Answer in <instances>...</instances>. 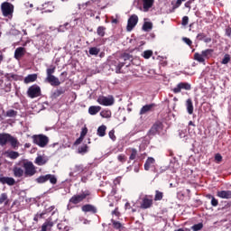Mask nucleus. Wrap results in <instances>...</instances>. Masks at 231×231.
Listing matches in <instances>:
<instances>
[{"instance_id":"nucleus-48","label":"nucleus","mask_w":231,"mask_h":231,"mask_svg":"<svg viewBox=\"0 0 231 231\" xmlns=\"http://www.w3.org/2000/svg\"><path fill=\"white\" fill-rule=\"evenodd\" d=\"M52 73H55V67L47 69V77H53Z\"/></svg>"},{"instance_id":"nucleus-27","label":"nucleus","mask_w":231,"mask_h":231,"mask_svg":"<svg viewBox=\"0 0 231 231\" xmlns=\"http://www.w3.org/2000/svg\"><path fill=\"white\" fill-rule=\"evenodd\" d=\"M186 109L189 115H192V113H194V105L192 104V99L190 98L187 99Z\"/></svg>"},{"instance_id":"nucleus-22","label":"nucleus","mask_w":231,"mask_h":231,"mask_svg":"<svg viewBox=\"0 0 231 231\" xmlns=\"http://www.w3.org/2000/svg\"><path fill=\"white\" fill-rule=\"evenodd\" d=\"M13 172L14 178H23V176H24V170L21 167L14 166L13 168Z\"/></svg>"},{"instance_id":"nucleus-5","label":"nucleus","mask_w":231,"mask_h":231,"mask_svg":"<svg viewBox=\"0 0 231 231\" xmlns=\"http://www.w3.org/2000/svg\"><path fill=\"white\" fill-rule=\"evenodd\" d=\"M88 196H89L88 190L82 191L79 194L72 196L69 199V203H72L73 205H79V203H81V201H84V199H86Z\"/></svg>"},{"instance_id":"nucleus-59","label":"nucleus","mask_w":231,"mask_h":231,"mask_svg":"<svg viewBox=\"0 0 231 231\" xmlns=\"http://www.w3.org/2000/svg\"><path fill=\"white\" fill-rule=\"evenodd\" d=\"M202 41H204V42H206L207 44H208V42H212V39L211 38H207V36Z\"/></svg>"},{"instance_id":"nucleus-21","label":"nucleus","mask_w":231,"mask_h":231,"mask_svg":"<svg viewBox=\"0 0 231 231\" xmlns=\"http://www.w3.org/2000/svg\"><path fill=\"white\" fill-rule=\"evenodd\" d=\"M46 82H49L51 86H60V81L59 80V78L55 76H49L46 78Z\"/></svg>"},{"instance_id":"nucleus-47","label":"nucleus","mask_w":231,"mask_h":231,"mask_svg":"<svg viewBox=\"0 0 231 231\" xmlns=\"http://www.w3.org/2000/svg\"><path fill=\"white\" fill-rule=\"evenodd\" d=\"M230 62V56L226 54L222 60V64H228Z\"/></svg>"},{"instance_id":"nucleus-37","label":"nucleus","mask_w":231,"mask_h":231,"mask_svg":"<svg viewBox=\"0 0 231 231\" xmlns=\"http://www.w3.org/2000/svg\"><path fill=\"white\" fill-rule=\"evenodd\" d=\"M136 156H138V150L132 148L129 160H136Z\"/></svg>"},{"instance_id":"nucleus-41","label":"nucleus","mask_w":231,"mask_h":231,"mask_svg":"<svg viewBox=\"0 0 231 231\" xmlns=\"http://www.w3.org/2000/svg\"><path fill=\"white\" fill-rule=\"evenodd\" d=\"M125 64L124 62H119L116 65V73H122V68H124Z\"/></svg>"},{"instance_id":"nucleus-54","label":"nucleus","mask_w":231,"mask_h":231,"mask_svg":"<svg viewBox=\"0 0 231 231\" xmlns=\"http://www.w3.org/2000/svg\"><path fill=\"white\" fill-rule=\"evenodd\" d=\"M183 42H185L186 44H188V46H192V41L189 38H182Z\"/></svg>"},{"instance_id":"nucleus-35","label":"nucleus","mask_w":231,"mask_h":231,"mask_svg":"<svg viewBox=\"0 0 231 231\" xmlns=\"http://www.w3.org/2000/svg\"><path fill=\"white\" fill-rule=\"evenodd\" d=\"M97 33L99 37H104V35H106V27L104 26L97 27Z\"/></svg>"},{"instance_id":"nucleus-7","label":"nucleus","mask_w":231,"mask_h":231,"mask_svg":"<svg viewBox=\"0 0 231 231\" xmlns=\"http://www.w3.org/2000/svg\"><path fill=\"white\" fill-rule=\"evenodd\" d=\"M37 183H46V181H50L52 185L57 184V177L55 175L47 174L40 176L36 179Z\"/></svg>"},{"instance_id":"nucleus-23","label":"nucleus","mask_w":231,"mask_h":231,"mask_svg":"<svg viewBox=\"0 0 231 231\" xmlns=\"http://www.w3.org/2000/svg\"><path fill=\"white\" fill-rule=\"evenodd\" d=\"M81 210L83 212H92V214H97V208H95L93 205L91 204H87V205H84L82 208H81Z\"/></svg>"},{"instance_id":"nucleus-32","label":"nucleus","mask_w":231,"mask_h":231,"mask_svg":"<svg viewBox=\"0 0 231 231\" xmlns=\"http://www.w3.org/2000/svg\"><path fill=\"white\" fill-rule=\"evenodd\" d=\"M3 203L8 205V195L6 193H2L0 195V205H3Z\"/></svg>"},{"instance_id":"nucleus-50","label":"nucleus","mask_w":231,"mask_h":231,"mask_svg":"<svg viewBox=\"0 0 231 231\" xmlns=\"http://www.w3.org/2000/svg\"><path fill=\"white\" fill-rule=\"evenodd\" d=\"M211 205L212 207H217V205H219V201L213 196H211Z\"/></svg>"},{"instance_id":"nucleus-42","label":"nucleus","mask_w":231,"mask_h":231,"mask_svg":"<svg viewBox=\"0 0 231 231\" xmlns=\"http://www.w3.org/2000/svg\"><path fill=\"white\" fill-rule=\"evenodd\" d=\"M201 228H203L202 223L195 224L194 226H191V229L193 231H199V230H201Z\"/></svg>"},{"instance_id":"nucleus-62","label":"nucleus","mask_w":231,"mask_h":231,"mask_svg":"<svg viewBox=\"0 0 231 231\" xmlns=\"http://www.w3.org/2000/svg\"><path fill=\"white\" fill-rule=\"evenodd\" d=\"M71 208H73V206H71V203H69V204L67 206V210H71Z\"/></svg>"},{"instance_id":"nucleus-11","label":"nucleus","mask_w":231,"mask_h":231,"mask_svg":"<svg viewBox=\"0 0 231 231\" xmlns=\"http://www.w3.org/2000/svg\"><path fill=\"white\" fill-rule=\"evenodd\" d=\"M154 0H138V5L143 8V12H147L152 8Z\"/></svg>"},{"instance_id":"nucleus-6","label":"nucleus","mask_w":231,"mask_h":231,"mask_svg":"<svg viewBox=\"0 0 231 231\" xmlns=\"http://www.w3.org/2000/svg\"><path fill=\"white\" fill-rule=\"evenodd\" d=\"M1 10L4 17H10L14 14V5L5 2L1 5Z\"/></svg>"},{"instance_id":"nucleus-40","label":"nucleus","mask_w":231,"mask_h":231,"mask_svg":"<svg viewBox=\"0 0 231 231\" xmlns=\"http://www.w3.org/2000/svg\"><path fill=\"white\" fill-rule=\"evenodd\" d=\"M142 57H143V59H151V57H152V51H144L142 54Z\"/></svg>"},{"instance_id":"nucleus-15","label":"nucleus","mask_w":231,"mask_h":231,"mask_svg":"<svg viewBox=\"0 0 231 231\" xmlns=\"http://www.w3.org/2000/svg\"><path fill=\"white\" fill-rule=\"evenodd\" d=\"M181 89H185L186 91H189L190 89V84L181 82L179 83L176 88H173V93H180Z\"/></svg>"},{"instance_id":"nucleus-31","label":"nucleus","mask_w":231,"mask_h":231,"mask_svg":"<svg viewBox=\"0 0 231 231\" xmlns=\"http://www.w3.org/2000/svg\"><path fill=\"white\" fill-rule=\"evenodd\" d=\"M88 53L89 55H94L95 57H97V55L100 53V49L97 47L89 48Z\"/></svg>"},{"instance_id":"nucleus-52","label":"nucleus","mask_w":231,"mask_h":231,"mask_svg":"<svg viewBox=\"0 0 231 231\" xmlns=\"http://www.w3.org/2000/svg\"><path fill=\"white\" fill-rule=\"evenodd\" d=\"M117 160H118V162H121V163H125V155H124V154H119V155L117 156Z\"/></svg>"},{"instance_id":"nucleus-55","label":"nucleus","mask_w":231,"mask_h":231,"mask_svg":"<svg viewBox=\"0 0 231 231\" xmlns=\"http://www.w3.org/2000/svg\"><path fill=\"white\" fill-rule=\"evenodd\" d=\"M88 134V128H83L81 133H80V138H84Z\"/></svg>"},{"instance_id":"nucleus-60","label":"nucleus","mask_w":231,"mask_h":231,"mask_svg":"<svg viewBox=\"0 0 231 231\" xmlns=\"http://www.w3.org/2000/svg\"><path fill=\"white\" fill-rule=\"evenodd\" d=\"M87 5H89V2H87V3L82 4V5H79V10H81L82 8H85V6H86Z\"/></svg>"},{"instance_id":"nucleus-1","label":"nucleus","mask_w":231,"mask_h":231,"mask_svg":"<svg viewBox=\"0 0 231 231\" xmlns=\"http://www.w3.org/2000/svg\"><path fill=\"white\" fill-rule=\"evenodd\" d=\"M6 143H10L13 149H17V147H19L21 144L17 138L12 136V134L6 133L0 134V145L5 147Z\"/></svg>"},{"instance_id":"nucleus-33","label":"nucleus","mask_w":231,"mask_h":231,"mask_svg":"<svg viewBox=\"0 0 231 231\" xmlns=\"http://www.w3.org/2000/svg\"><path fill=\"white\" fill-rule=\"evenodd\" d=\"M53 226V222L51 220H46L42 226V228H44L45 230H50Z\"/></svg>"},{"instance_id":"nucleus-58","label":"nucleus","mask_w":231,"mask_h":231,"mask_svg":"<svg viewBox=\"0 0 231 231\" xmlns=\"http://www.w3.org/2000/svg\"><path fill=\"white\" fill-rule=\"evenodd\" d=\"M134 171L136 172V173L140 172V165H138V164L135 165L134 168Z\"/></svg>"},{"instance_id":"nucleus-56","label":"nucleus","mask_w":231,"mask_h":231,"mask_svg":"<svg viewBox=\"0 0 231 231\" xmlns=\"http://www.w3.org/2000/svg\"><path fill=\"white\" fill-rule=\"evenodd\" d=\"M205 37H207V35H205V33H203V32L199 33L197 35V39H199V41H204Z\"/></svg>"},{"instance_id":"nucleus-26","label":"nucleus","mask_w":231,"mask_h":231,"mask_svg":"<svg viewBox=\"0 0 231 231\" xmlns=\"http://www.w3.org/2000/svg\"><path fill=\"white\" fill-rule=\"evenodd\" d=\"M107 130V126L106 125H102L97 128V136H100L101 138H104L106 136V131Z\"/></svg>"},{"instance_id":"nucleus-9","label":"nucleus","mask_w":231,"mask_h":231,"mask_svg":"<svg viewBox=\"0 0 231 231\" xmlns=\"http://www.w3.org/2000/svg\"><path fill=\"white\" fill-rule=\"evenodd\" d=\"M82 172H84V165L76 164L75 166L70 168L69 176H70V178H76V176H79V174H82Z\"/></svg>"},{"instance_id":"nucleus-2","label":"nucleus","mask_w":231,"mask_h":231,"mask_svg":"<svg viewBox=\"0 0 231 231\" xmlns=\"http://www.w3.org/2000/svg\"><path fill=\"white\" fill-rule=\"evenodd\" d=\"M213 53L214 50L207 49L202 51L201 53L196 52L194 54V59L197 60V62H205L207 59H210V57H212Z\"/></svg>"},{"instance_id":"nucleus-39","label":"nucleus","mask_w":231,"mask_h":231,"mask_svg":"<svg viewBox=\"0 0 231 231\" xmlns=\"http://www.w3.org/2000/svg\"><path fill=\"white\" fill-rule=\"evenodd\" d=\"M163 199V192L156 190L154 200L155 201H162Z\"/></svg>"},{"instance_id":"nucleus-3","label":"nucleus","mask_w":231,"mask_h":231,"mask_svg":"<svg viewBox=\"0 0 231 231\" xmlns=\"http://www.w3.org/2000/svg\"><path fill=\"white\" fill-rule=\"evenodd\" d=\"M33 143L38 145L39 147L44 148L48 145L50 142V138L44 134H38L32 136Z\"/></svg>"},{"instance_id":"nucleus-34","label":"nucleus","mask_w":231,"mask_h":231,"mask_svg":"<svg viewBox=\"0 0 231 231\" xmlns=\"http://www.w3.org/2000/svg\"><path fill=\"white\" fill-rule=\"evenodd\" d=\"M60 95H64V89H62V88H59V89L55 90L52 93V97L59 98V97H60Z\"/></svg>"},{"instance_id":"nucleus-64","label":"nucleus","mask_w":231,"mask_h":231,"mask_svg":"<svg viewBox=\"0 0 231 231\" xmlns=\"http://www.w3.org/2000/svg\"><path fill=\"white\" fill-rule=\"evenodd\" d=\"M112 214L115 216H118V209L116 208L114 211H112Z\"/></svg>"},{"instance_id":"nucleus-24","label":"nucleus","mask_w":231,"mask_h":231,"mask_svg":"<svg viewBox=\"0 0 231 231\" xmlns=\"http://www.w3.org/2000/svg\"><path fill=\"white\" fill-rule=\"evenodd\" d=\"M152 107H154V104L145 105L140 110V115H146L150 111H152Z\"/></svg>"},{"instance_id":"nucleus-57","label":"nucleus","mask_w":231,"mask_h":231,"mask_svg":"<svg viewBox=\"0 0 231 231\" xmlns=\"http://www.w3.org/2000/svg\"><path fill=\"white\" fill-rule=\"evenodd\" d=\"M215 160H216V162H217L219 163V162H221V160H223V156H221V154H219V153H217L215 155Z\"/></svg>"},{"instance_id":"nucleus-18","label":"nucleus","mask_w":231,"mask_h":231,"mask_svg":"<svg viewBox=\"0 0 231 231\" xmlns=\"http://www.w3.org/2000/svg\"><path fill=\"white\" fill-rule=\"evenodd\" d=\"M159 131H162V123L154 124L152 128L149 130L147 135L154 136Z\"/></svg>"},{"instance_id":"nucleus-17","label":"nucleus","mask_w":231,"mask_h":231,"mask_svg":"<svg viewBox=\"0 0 231 231\" xmlns=\"http://www.w3.org/2000/svg\"><path fill=\"white\" fill-rule=\"evenodd\" d=\"M25 54L26 49L23 47H18L14 51V59H16V60H21V59H23V57H24Z\"/></svg>"},{"instance_id":"nucleus-63","label":"nucleus","mask_w":231,"mask_h":231,"mask_svg":"<svg viewBox=\"0 0 231 231\" xmlns=\"http://www.w3.org/2000/svg\"><path fill=\"white\" fill-rule=\"evenodd\" d=\"M51 210H55V206H51V207L47 209V212H51Z\"/></svg>"},{"instance_id":"nucleus-61","label":"nucleus","mask_w":231,"mask_h":231,"mask_svg":"<svg viewBox=\"0 0 231 231\" xmlns=\"http://www.w3.org/2000/svg\"><path fill=\"white\" fill-rule=\"evenodd\" d=\"M226 35H227V37H230V35H231V29L230 28H227L226 30Z\"/></svg>"},{"instance_id":"nucleus-4","label":"nucleus","mask_w":231,"mask_h":231,"mask_svg":"<svg viewBox=\"0 0 231 231\" xmlns=\"http://www.w3.org/2000/svg\"><path fill=\"white\" fill-rule=\"evenodd\" d=\"M23 169L24 178H32V176H34V174L37 172V170H35V165H33V162H24Z\"/></svg>"},{"instance_id":"nucleus-36","label":"nucleus","mask_w":231,"mask_h":231,"mask_svg":"<svg viewBox=\"0 0 231 231\" xmlns=\"http://www.w3.org/2000/svg\"><path fill=\"white\" fill-rule=\"evenodd\" d=\"M100 116H102V118H111V111L110 110H102L100 112Z\"/></svg>"},{"instance_id":"nucleus-20","label":"nucleus","mask_w":231,"mask_h":231,"mask_svg":"<svg viewBox=\"0 0 231 231\" xmlns=\"http://www.w3.org/2000/svg\"><path fill=\"white\" fill-rule=\"evenodd\" d=\"M217 196L218 198H221V199H231V191L230 190L217 191Z\"/></svg>"},{"instance_id":"nucleus-51","label":"nucleus","mask_w":231,"mask_h":231,"mask_svg":"<svg viewBox=\"0 0 231 231\" xmlns=\"http://www.w3.org/2000/svg\"><path fill=\"white\" fill-rule=\"evenodd\" d=\"M122 59L124 60H131L133 59V56H131V54L129 53H125L123 54Z\"/></svg>"},{"instance_id":"nucleus-12","label":"nucleus","mask_w":231,"mask_h":231,"mask_svg":"<svg viewBox=\"0 0 231 231\" xmlns=\"http://www.w3.org/2000/svg\"><path fill=\"white\" fill-rule=\"evenodd\" d=\"M136 24H138V15L132 14L127 21V32H133V29L134 28V26H136Z\"/></svg>"},{"instance_id":"nucleus-16","label":"nucleus","mask_w":231,"mask_h":231,"mask_svg":"<svg viewBox=\"0 0 231 231\" xmlns=\"http://www.w3.org/2000/svg\"><path fill=\"white\" fill-rule=\"evenodd\" d=\"M0 183L2 185H9L10 187L15 185V179L12 177H3L2 175L0 176Z\"/></svg>"},{"instance_id":"nucleus-10","label":"nucleus","mask_w":231,"mask_h":231,"mask_svg":"<svg viewBox=\"0 0 231 231\" xmlns=\"http://www.w3.org/2000/svg\"><path fill=\"white\" fill-rule=\"evenodd\" d=\"M97 102L100 104V106H109L115 104V98H113V97L99 96Z\"/></svg>"},{"instance_id":"nucleus-30","label":"nucleus","mask_w":231,"mask_h":231,"mask_svg":"<svg viewBox=\"0 0 231 231\" xmlns=\"http://www.w3.org/2000/svg\"><path fill=\"white\" fill-rule=\"evenodd\" d=\"M143 32H151L152 30V23L151 22H144L143 25Z\"/></svg>"},{"instance_id":"nucleus-44","label":"nucleus","mask_w":231,"mask_h":231,"mask_svg":"<svg viewBox=\"0 0 231 231\" xmlns=\"http://www.w3.org/2000/svg\"><path fill=\"white\" fill-rule=\"evenodd\" d=\"M114 228H116V230H120L122 228V224L118 221L112 220Z\"/></svg>"},{"instance_id":"nucleus-53","label":"nucleus","mask_w":231,"mask_h":231,"mask_svg":"<svg viewBox=\"0 0 231 231\" xmlns=\"http://www.w3.org/2000/svg\"><path fill=\"white\" fill-rule=\"evenodd\" d=\"M181 24L182 26H187V24H189V16H183Z\"/></svg>"},{"instance_id":"nucleus-14","label":"nucleus","mask_w":231,"mask_h":231,"mask_svg":"<svg viewBox=\"0 0 231 231\" xmlns=\"http://www.w3.org/2000/svg\"><path fill=\"white\" fill-rule=\"evenodd\" d=\"M152 207V197L145 196L141 203V208H151Z\"/></svg>"},{"instance_id":"nucleus-43","label":"nucleus","mask_w":231,"mask_h":231,"mask_svg":"<svg viewBox=\"0 0 231 231\" xmlns=\"http://www.w3.org/2000/svg\"><path fill=\"white\" fill-rule=\"evenodd\" d=\"M69 26V23H66L65 24L63 25H60L59 28H58V32H66V30H68V27Z\"/></svg>"},{"instance_id":"nucleus-19","label":"nucleus","mask_w":231,"mask_h":231,"mask_svg":"<svg viewBox=\"0 0 231 231\" xmlns=\"http://www.w3.org/2000/svg\"><path fill=\"white\" fill-rule=\"evenodd\" d=\"M48 160H49L48 157L39 155L38 157H36L34 163L41 167L42 165H46V163H48Z\"/></svg>"},{"instance_id":"nucleus-38","label":"nucleus","mask_w":231,"mask_h":231,"mask_svg":"<svg viewBox=\"0 0 231 231\" xmlns=\"http://www.w3.org/2000/svg\"><path fill=\"white\" fill-rule=\"evenodd\" d=\"M79 154H86L88 152V145L84 144L82 146H79L78 149Z\"/></svg>"},{"instance_id":"nucleus-29","label":"nucleus","mask_w":231,"mask_h":231,"mask_svg":"<svg viewBox=\"0 0 231 231\" xmlns=\"http://www.w3.org/2000/svg\"><path fill=\"white\" fill-rule=\"evenodd\" d=\"M20 154L18 153V152H7V158H10V160H17L19 158Z\"/></svg>"},{"instance_id":"nucleus-25","label":"nucleus","mask_w":231,"mask_h":231,"mask_svg":"<svg viewBox=\"0 0 231 231\" xmlns=\"http://www.w3.org/2000/svg\"><path fill=\"white\" fill-rule=\"evenodd\" d=\"M37 80V74H29L23 79L24 84H30L32 82H35Z\"/></svg>"},{"instance_id":"nucleus-49","label":"nucleus","mask_w":231,"mask_h":231,"mask_svg":"<svg viewBox=\"0 0 231 231\" xmlns=\"http://www.w3.org/2000/svg\"><path fill=\"white\" fill-rule=\"evenodd\" d=\"M179 136L180 138H185L187 140V130H181L179 132Z\"/></svg>"},{"instance_id":"nucleus-28","label":"nucleus","mask_w":231,"mask_h":231,"mask_svg":"<svg viewBox=\"0 0 231 231\" xmlns=\"http://www.w3.org/2000/svg\"><path fill=\"white\" fill-rule=\"evenodd\" d=\"M102 109V107L100 106H89L88 108V113L91 115V116H95L97 115V113H100V110Z\"/></svg>"},{"instance_id":"nucleus-46","label":"nucleus","mask_w":231,"mask_h":231,"mask_svg":"<svg viewBox=\"0 0 231 231\" xmlns=\"http://www.w3.org/2000/svg\"><path fill=\"white\" fill-rule=\"evenodd\" d=\"M108 136H109L110 140H112L113 142L116 141V135H115V130H111L108 133Z\"/></svg>"},{"instance_id":"nucleus-13","label":"nucleus","mask_w":231,"mask_h":231,"mask_svg":"<svg viewBox=\"0 0 231 231\" xmlns=\"http://www.w3.org/2000/svg\"><path fill=\"white\" fill-rule=\"evenodd\" d=\"M156 160L152 157H148L147 160L144 162V171H152L153 172H156Z\"/></svg>"},{"instance_id":"nucleus-8","label":"nucleus","mask_w":231,"mask_h":231,"mask_svg":"<svg viewBox=\"0 0 231 231\" xmlns=\"http://www.w3.org/2000/svg\"><path fill=\"white\" fill-rule=\"evenodd\" d=\"M27 94L30 98H37V97H41V87L37 85L31 86L27 90Z\"/></svg>"},{"instance_id":"nucleus-45","label":"nucleus","mask_w":231,"mask_h":231,"mask_svg":"<svg viewBox=\"0 0 231 231\" xmlns=\"http://www.w3.org/2000/svg\"><path fill=\"white\" fill-rule=\"evenodd\" d=\"M6 116H9V117L17 116V112L15 110H8L6 112Z\"/></svg>"}]
</instances>
